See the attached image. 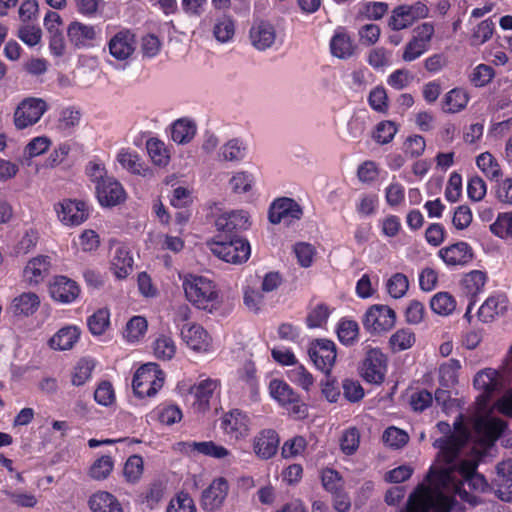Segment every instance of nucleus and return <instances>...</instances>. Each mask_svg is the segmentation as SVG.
Listing matches in <instances>:
<instances>
[{
	"mask_svg": "<svg viewBox=\"0 0 512 512\" xmlns=\"http://www.w3.org/2000/svg\"><path fill=\"white\" fill-rule=\"evenodd\" d=\"M218 385V380L205 379L191 387V394L194 395L193 408L195 411L205 413L210 409V400Z\"/></svg>",
	"mask_w": 512,
	"mask_h": 512,
	"instance_id": "b1692460",
	"label": "nucleus"
},
{
	"mask_svg": "<svg viewBox=\"0 0 512 512\" xmlns=\"http://www.w3.org/2000/svg\"><path fill=\"white\" fill-rule=\"evenodd\" d=\"M321 482L323 488L330 494L344 488L343 477L337 470L332 468H325L321 471Z\"/></svg>",
	"mask_w": 512,
	"mask_h": 512,
	"instance_id": "bf43d9fd",
	"label": "nucleus"
},
{
	"mask_svg": "<svg viewBox=\"0 0 512 512\" xmlns=\"http://www.w3.org/2000/svg\"><path fill=\"white\" fill-rule=\"evenodd\" d=\"M229 483L226 478L218 477L202 491L200 504L204 511L214 512L219 510L227 498Z\"/></svg>",
	"mask_w": 512,
	"mask_h": 512,
	"instance_id": "4468645a",
	"label": "nucleus"
},
{
	"mask_svg": "<svg viewBox=\"0 0 512 512\" xmlns=\"http://www.w3.org/2000/svg\"><path fill=\"white\" fill-rule=\"evenodd\" d=\"M210 249L219 259L235 265L245 263L251 255L250 243L246 238H213Z\"/></svg>",
	"mask_w": 512,
	"mask_h": 512,
	"instance_id": "20e7f679",
	"label": "nucleus"
},
{
	"mask_svg": "<svg viewBox=\"0 0 512 512\" xmlns=\"http://www.w3.org/2000/svg\"><path fill=\"white\" fill-rule=\"evenodd\" d=\"M456 300L448 292H438L430 300L431 310L440 316H449L456 309Z\"/></svg>",
	"mask_w": 512,
	"mask_h": 512,
	"instance_id": "a19ab883",
	"label": "nucleus"
},
{
	"mask_svg": "<svg viewBox=\"0 0 512 512\" xmlns=\"http://www.w3.org/2000/svg\"><path fill=\"white\" fill-rule=\"evenodd\" d=\"M165 376L159 365L147 363L135 372L132 379V389L136 397H154L163 387Z\"/></svg>",
	"mask_w": 512,
	"mask_h": 512,
	"instance_id": "7ed1b4c3",
	"label": "nucleus"
},
{
	"mask_svg": "<svg viewBox=\"0 0 512 512\" xmlns=\"http://www.w3.org/2000/svg\"><path fill=\"white\" fill-rule=\"evenodd\" d=\"M488 281V274L482 270H471L465 273L460 281L461 292L469 298L476 300L479 294L483 293Z\"/></svg>",
	"mask_w": 512,
	"mask_h": 512,
	"instance_id": "393cba45",
	"label": "nucleus"
},
{
	"mask_svg": "<svg viewBox=\"0 0 512 512\" xmlns=\"http://www.w3.org/2000/svg\"><path fill=\"white\" fill-rule=\"evenodd\" d=\"M280 437L276 430L266 428L260 430L253 439V451L261 460L273 458L279 449Z\"/></svg>",
	"mask_w": 512,
	"mask_h": 512,
	"instance_id": "aec40b11",
	"label": "nucleus"
},
{
	"mask_svg": "<svg viewBox=\"0 0 512 512\" xmlns=\"http://www.w3.org/2000/svg\"><path fill=\"white\" fill-rule=\"evenodd\" d=\"M154 413L158 421L165 425H173L182 419L181 409L174 404H160L155 408Z\"/></svg>",
	"mask_w": 512,
	"mask_h": 512,
	"instance_id": "5fc2aeb1",
	"label": "nucleus"
},
{
	"mask_svg": "<svg viewBox=\"0 0 512 512\" xmlns=\"http://www.w3.org/2000/svg\"><path fill=\"white\" fill-rule=\"evenodd\" d=\"M456 470L452 468H435L430 467L427 475L426 486L430 487L435 492H442L443 490H453L455 493H461V481H457Z\"/></svg>",
	"mask_w": 512,
	"mask_h": 512,
	"instance_id": "f3484780",
	"label": "nucleus"
},
{
	"mask_svg": "<svg viewBox=\"0 0 512 512\" xmlns=\"http://www.w3.org/2000/svg\"><path fill=\"white\" fill-rule=\"evenodd\" d=\"M183 288L188 301L199 309L212 312L221 302L217 285L206 277L190 275Z\"/></svg>",
	"mask_w": 512,
	"mask_h": 512,
	"instance_id": "f257e3e1",
	"label": "nucleus"
},
{
	"mask_svg": "<svg viewBox=\"0 0 512 512\" xmlns=\"http://www.w3.org/2000/svg\"><path fill=\"white\" fill-rule=\"evenodd\" d=\"M81 330L75 325L60 328L49 340V346L54 350H71L79 341Z\"/></svg>",
	"mask_w": 512,
	"mask_h": 512,
	"instance_id": "c756f323",
	"label": "nucleus"
},
{
	"mask_svg": "<svg viewBox=\"0 0 512 512\" xmlns=\"http://www.w3.org/2000/svg\"><path fill=\"white\" fill-rule=\"evenodd\" d=\"M57 209L58 217L67 226H78L84 223L90 215V209L85 201L64 199Z\"/></svg>",
	"mask_w": 512,
	"mask_h": 512,
	"instance_id": "dca6fc26",
	"label": "nucleus"
},
{
	"mask_svg": "<svg viewBox=\"0 0 512 512\" xmlns=\"http://www.w3.org/2000/svg\"><path fill=\"white\" fill-rule=\"evenodd\" d=\"M315 367L323 372L327 380L322 382V394L331 403L337 402L340 397V390L335 378H330V373L335 365L337 354H308Z\"/></svg>",
	"mask_w": 512,
	"mask_h": 512,
	"instance_id": "9d476101",
	"label": "nucleus"
},
{
	"mask_svg": "<svg viewBox=\"0 0 512 512\" xmlns=\"http://www.w3.org/2000/svg\"><path fill=\"white\" fill-rule=\"evenodd\" d=\"M270 397L294 420H303L308 416V405L302 397L284 380L274 378L270 381Z\"/></svg>",
	"mask_w": 512,
	"mask_h": 512,
	"instance_id": "f03ea898",
	"label": "nucleus"
},
{
	"mask_svg": "<svg viewBox=\"0 0 512 512\" xmlns=\"http://www.w3.org/2000/svg\"><path fill=\"white\" fill-rule=\"evenodd\" d=\"M144 470L143 458L140 455H131L125 462L123 467V475L130 483L137 482Z\"/></svg>",
	"mask_w": 512,
	"mask_h": 512,
	"instance_id": "4d7b16f0",
	"label": "nucleus"
},
{
	"mask_svg": "<svg viewBox=\"0 0 512 512\" xmlns=\"http://www.w3.org/2000/svg\"><path fill=\"white\" fill-rule=\"evenodd\" d=\"M188 451L211 457L214 459H223L228 457L231 452L223 445L216 444L214 441L187 442Z\"/></svg>",
	"mask_w": 512,
	"mask_h": 512,
	"instance_id": "72a5a7b5",
	"label": "nucleus"
},
{
	"mask_svg": "<svg viewBox=\"0 0 512 512\" xmlns=\"http://www.w3.org/2000/svg\"><path fill=\"white\" fill-rule=\"evenodd\" d=\"M409 288V282L403 273L393 274L386 283V289L389 295L394 299L402 298Z\"/></svg>",
	"mask_w": 512,
	"mask_h": 512,
	"instance_id": "13d9d810",
	"label": "nucleus"
},
{
	"mask_svg": "<svg viewBox=\"0 0 512 512\" xmlns=\"http://www.w3.org/2000/svg\"><path fill=\"white\" fill-rule=\"evenodd\" d=\"M473 385L477 390H482L486 397L490 396L498 387L496 371L486 369L478 372L474 377Z\"/></svg>",
	"mask_w": 512,
	"mask_h": 512,
	"instance_id": "a18cd8bd",
	"label": "nucleus"
},
{
	"mask_svg": "<svg viewBox=\"0 0 512 512\" xmlns=\"http://www.w3.org/2000/svg\"><path fill=\"white\" fill-rule=\"evenodd\" d=\"M119 164L132 174L146 177L151 170L142 162L137 152L130 149H121L117 154Z\"/></svg>",
	"mask_w": 512,
	"mask_h": 512,
	"instance_id": "2f4dec72",
	"label": "nucleus"
},
{
	"mask_svg": "<svg viewBox=\"0 0 512 512\" xmlns=\"http://www.w3.org/2000/svg\"><path fill=\"white\" fill-rule=\"evenodd\" d=\"M136 35L129 28H122L108 41L110 55L118 61L129 59L136 50Z\"/></svg>",
	"mask_w": 512,
	"mask_h": 512,
	"instance_id": "ddd939ff",
	"label": "nucleus"
},
{
	"mask_svg": "<svg viewBox=\"0 0 512 512\" xmlns=\"http://www.w3.org/2000/svg\"><path fill=\"white\" fill-rule=\"evenodd\" d=\"M495 198L504 205H512V177L498 179L493 187Z\"/></svg>",
	"mask_w": 512,
	"mask_h": 512,
	"instance_id": "774afa93",
	"label": "nucleus"
},
{
	"mask_svg": "<svg viewBox=\"0 0 512 512\" xmlns=\"http://www.w3.org/2000/svg\"><path fill=\"white\" fill-rule=\"evenodd\" d=\"M336 332L343 345H352L358 339L359 325L354 320L342 318L338 322Z\"/></svg>",
	"mask_w": 512,
	"mask_h": 512,
	"instance_id": "49530a36",
	"label": "nucleus"
},
{
	"mask_svg": "<svg viewBox=\"0 0 512 512\" xmlns=\"http://www.w3.org/2000/svg\"><path fill=\"white\" fill-rule=\"evenodd\" d=\"M16 36L27 46L34 47L41 42L42 30L37 24L25 23L19 26Z\"/></svg>",
	"mask_w": 512,
	"mask_h": 512,
	"instance_id": "8fccbe9b",
	"label": "nucleus"
},
{
	"mask_svg": "<svg viewBox=\"0 0 512 512\" xmlns=\"http://www.w3.org/2000/svg\"><path fill=\"white\" fill-rule=\"evenodd\" d=\"M40 305L39 297L32 292L23 293L13 300L15 315L29 316L34 314Z\"/></svg>",
	"mask_w": 512,
	"mask_h": 512,
	"instance_id": "ea45409f",
	"label": "nucleus"
},
{
	"mask_svg": "<svg viewBox=\"0 0 512 512\" xmlns=\"http://www.w3.org/2000/svg\"><path fill=\"white\" fill-rule=\"evenodd\" d=\"M416 342V335L410 328H400L389 338V347L393 352L412 348Z\"/></svg>",
	"mask_w": 512,
	"mask_h": 512,
	"instance_id": "37998d69",
	"label": "nucleus"
},
{
	"mask_svg": "<svg viewBox=\"0 0 512 512\" xmlns=\"http://www.w3.org/2000/svg\"><path fill=\"white\" fill-rule=\"evenodd\" d=\"M508 304L509 300L506 294L494 292L479 307L477 311L478 319L483 323H491L507 312Z\"/></svg>",
	"mask_w": 512,
	"mask_h": 512,
	"instance_id": "412c9836",
	"label": "nucleus"
},
{
	"mask_svg": "<svg viewBox=\"0 0 512 512\" xmlns=\"http://www.w3.org/2000/svg\"><path fill=\"white\" fill-rule=\"evenodd\" d=\"M50 266L51 263L48 256L39 255L34 257L26 264L23 270V277L29 284L37 285L48 276Z\"/></svg>",
	"mask_w": 512,
	"mask_h": 512,
	"instance_id": "c85d7f7f",
	"label": "nucleus"
},
{
	"mask_svg": "<svg viewBox=\"0 0 512 512\" xmlns=\"http://www.w3.org/2000/svg\"><path fill=\"white\" fill-rule=\"evenodd\" d=\"M196 124L188 119L176 120L171 126V138L177 144L189 143L196 134Z\"/></svg>",
	"mask_w": 512,
	"mask_h": 512,
	"instance_id": "e433bc0d",
	"label": "nucleus"
},
{
	"mask_svg": "<svg viewBox=\"0 0 512 512\" xmlns=\"http://www.w3.org/2000/svg\"><path fill=\"white\" fill-rule=\"evenodd\" d=\"M466 442L467 441L462 440L455 435H449L437 439L435 441V446L440 449L443 459L447 463H452L457 458Z\"/></svg>",
	"mask_w": 512,
	"mask_h": 512,
	"instance_id": "f704fd0d",
	"label": "nucleus"
},
{
	"mask_svg": "<svg viewBox=\"0 0 512 512\" xmlns=\"http://www.w3.org/2000/svg\"><path fill=\"white\" fill-rule=\"evenodd\" d=\"M146 148L155 165L166 166L169 163V151L163 141L157 138H150L146 142Z\"/></svg>",
	"mask_w": 512,
	"mask_h": 512,
	"instance_id": "de8ad7c7",
	"label": "nucleus"
},
{
	"mask_svg": "<svg viewBox=\"0 0 512 512\" xmlns=\"http://www.w3.org/2000/svg\"><path fill=\"white\" fill-rule=\"evenodd\" d=\"M166 512H197L193 498L184 491L178 492L171 498Z\"/></svg>",
	"mask_w": 512,
	"mask_h": 512,
	"instance_id": "603ef678",
	"label": "nucleus"
},
{
	"mask_svg": "<svg viewBox=\"0 0 512 512\" xmlns=\"http://www.w3.org/2000/svg\"><path fill=\"white\" fill-rule=\"evenodd\" d=\"M220 427L229 440L243 441L251 433V418L240 409H232L222 415Z\"/></svg>",
	"mask_w": 512,
	"mask_h": 512,
	"instance_id": "0eeeda50",
	"label": "nucleus"
},
{
	"mask_svg": "<svg viewBox=\"0 0 512 512\" xmlns=\"http://www.w3.org/2000/svg\"><path fill=\"white\" fill-rule=\"evenodd\" d=\"M48 109L49 105L42 98H24L15 109L14 124L18 129L30 127L36 124Z\"/></svg>",
	"mask_w": 512,
	"mask_h": 512,
	"instance_id": "6e6552de",
	"label": "nucleus"
},
{
	"mask_svg": "<svg viewBox=\"0 0 512 512\" xmlns=\"http://www.w3.org/2000/svg\"><path fill=\"white\" fill-rule=\"evenodd\" d=\"M432 489L424 483L419 484L411 493L407 507L412 512H429L431 510Z\"/></svg>",
	"mask_w": 512,
	"mask_h": 512,
	"instance_id": "473e14b6",
	"label": "nucleus"
},
{
	"mask_svg": "<svg viewBox=\"0 0 512 512\" xmlns=\"http://www.w3.org/2000/svg\"><path fill=\"white\" fill-rule=\"evenodd\" d=\"M494 76L495 71L492 66L479 64L473 69L470 75V82L475 87H484L492 81Z\"/></svg>",
	"mask_w": 512,
	"mask_h": 512,
	"instance_id": "69168bd1",
	"label": "nucleus"
},
{
	"mask_svg": "<svg viewBox=\"0 0 512 512\" xmlns=\"http://www.w3.org/2000/svg\"><path fill=\"white\" fill-rule=\"evenodd\" d=\"M147 330V321L142 316L132 317L126 324L123 336L129 342L138 341Z\"/></svg>",
	"mask_w": 512,
	"mask_h": 512,
	"instance_id": "6e6d98bb",
	"label": "nucleus"
},
{
	"mask_svg": "<svg viewBox=\"0 0 512 512\" xmlns=\"http://www.w3.org/2000/svg\"><path fill=\"white\" fill-rule=\"evenodd\" d=\"M303 210L292 198L281 197L274 200L268 211V219L272 224H279L284 221L290 224L294 220L301 219Z\"/></svg>",
	"mask_w": 512,
	"mask_h": 512,
	"instance_id": "9b49d317",
	"label": "nucleus"
},
{
	"mask_svg": "<svg viewBox=\"0 0 512 512\" xmlns=\"http://www.w3.org/2000/svg\"><path fill=\"white\" fill-rule=\"evenodd\" d=\"M395 323L396 312L388 305L383 304L371 305L362 318L364 329L375 335L389 331L395 326Z\"/></svg>",
	"mask_w": 512,
	"mask_h": 512,
	"instance_id": "39448f33",
	"label": "nucleus"
},
{
	"mask_svg": "<svg viewBox=\"0 0 512 512\" xmlns=\"http://www.w3.org/2000/svg\"><path fill=\"white\" fill-rule=\"evenodd\" d=\"M87 327L94 336L103 335L110 327V311L100 308L87 318Z\"/></svg>",
	"mask_w": 512,
	"mask_h": 512,
	"instance_id": "79ce46f5",
	"label": "nucleus"
},
{
	"mask_svg": "<svg viewBox=\"0 0 512 512\" xmlns=\"http://www.w3.org/2000/svg\"><path fill=\"white\" fill-rule=\"evenodd\" d=\"M491 492L503 502H512V459L496 466V476L491 482Z\"/></svg>",
	"mask_w": 512,
	"mask_h": 512,
	"instance_id": "2eb2a0df",
	"label": "nucleus"
},
{
	"mask_svg": "<svg viewBox=\"0 0 512 512\" xmlns=\"http://www.w3.org/2000/svg\"><path fill=\"white\" fill-rule=\"evenodd\" d=\"M437 256L449 268H463L473 262L475 252L468 242L457 241L440 248L437 252Z\"/></svg>",
	"mask_w": 512,
	"mask_h": 512,
	"instance_id": "1a4fd4ad",
	"label": "nucleus"
},
{
	"mask_svg": "<svg viewBox=\"0 0 512 512\" xmlns=\"http://www.w3.org/2000/svg\"><path fill=\"white\" fill-rule=\"evenodd\" d=\"M181 336L188 348L195 352H207L211 338L207 331L200 325L183 326Z\"/></svg>",
	"mask_w": 512,
	"mask_h": 512,
	"instance_id": "a878e982",
	"label": "nucleus"
},
{
	"mask_svg": "<svg viewBox=\"0 0 512 512\" xmlns=\"http://www.w3.org/2000/svg\"><path fill=\"white\" fill-rule=\"evenodd\" d=\"M95 193L99 204L102 207H114L123 203L126 199V192L122 184L114 177L101 181L95 186Z\"/></svg>",
	"mask_w": 512,
	"mask_h": 512,
	"instance_id": "6ab92c4d",
	"label": "nucleus"
},
{
	"mask_svg": "<svg viewBox=\"0 0 512 512\" xmlns=\"http://www.w3.org/2000/svg\"><path fill=\"white\" fill-rule=\"evenodd\" d=\"M49 292L55 301L68 304L78 298L80 287L74 280L66 276H56L49 286Z\"/></svg>",
	"mask_w": 512,
	"mask_h": 512,
	"instance_id": "4be33fe9",
	"label": "nucleus"
},
{
	"mask_svg": "<svg viewBox=\"0 0 512 512\" xmlns=\"http://www.w3.org/2000/svg\"><path fill=\"white\" fill-rule=\"evenodd\" d=\"M382 439L387 446L399 449L407 444L409 436L404 430L390 426L384 431Z\"/></svg>",
	"mask_w": 512,
	"mask_h": 512,
	"instance_id": "680f3d73",
	"label": "nucleus"
},
{
	"mask_svg": "<svg viewBox=\"0 0 512 512\" xmlns=\"http://www.w3.org/2000/svg\"><path fill=\"white\" fill-rule=\"evenodd\" d=\"M133 256L129 248L119 244L111 260V270L117 279H125L133 271Z\"/></svg>",
	"mask_w": 512,
	"mask_h": 512,
	"instance_id": "cd10ccee",
	"label": "nucleus"
},
{
	"mask_svg": "<svg viewBox=\"0 0 512 512\" xmlns=\"http://www.w3.org/2000/svg\"><path fill=\"white\" fill-rule=\"evenodd\" d=\"M476 165L490 181H496L503 175L500 164L489 152L478 155Z\"/></svg>",
	"mask_w": 512,
	"mask_h": 512,
	"instance_id": "58836bf2",
	"label": "nucleus"
},
{
	"mask_svg": "<svg viewBox=\"0 0 512 512\" xmlns=\"http://www.w3.org/2000/svg\"><path fill=\"white\" fill-rule=\"evenodd\" d=\"M100 29L80 21H72L67 27L69 42L76 49H89L97 45Z\"/></svg>",
	"mask_w": 512,
	"mask_h": 512,
	"instance_id": "f8f14e48",
	"label": "nucleus"
},
{
	"mask_svg": "<svg viewBox=\"0 0 512 512\" xmlns=\"http://www.w3.org/2000/svg\"><path fill=\"white\" fill-rule=\"evenodd\" d=\"M114 461L111 456L103 455L98 458L90 468V476L97 480L107 478L112 472Z\"/></svg>",
	"mask_w": 512,
	"mask_h": 512,
	"instance_id": "338daca9",
	"label": "nucleus"
},
{
	"mask_svg": "<svg viewBox=\"0 0 512 512\" xmlns=\"http://www.w3.org/2000/svg\"><path fill=\"white\" fill-rule=\"evenodd\" d=\"M469 95L462 88H453L443 98L442 109L446 113L462 111L468 104Z\"/></svg>",
	"mask_w": 512,
	"mask_h": 512,
	"instance_id": "c9c22d12",
	"label": "nucleus"
},
{
	"mask_svg": "<svg viewBox=\"0 0 512 512\" xmlns=\"http://www.w3.org/2000/svg\"><path fill=\"white\" fill-rule=\"evenodd\" d=\"M81 112L74 106H68L60 111L57 127L61 131L70 132L79 125Z\"/></svg>",
	"mask_w": 512,
	"mask_h": 512,
	"instance_id": "3c124183",
	"label": "nucleus"
},
{
	"mask_svg": "<svg viewBox=\"0 0 512 512\" xmlns=\"http://www.w3.org/2000/svg\"><path fill=\"white\" fill-rule=\"evenodd\" d=\"M386 354H368L360 366V375L368 383L381 384L387 371Z\"/></svg>",
	"mask_w": 512,
	"mask_h": 512,
	"instance_id": "5701e85b",
	"label": "nucleus"
},
{
	"mask_svg": "<svg viewBox=\"0 0 512 512\" xmlns=\"http://www.w3.org/2000/svg\"><path fill=\"white\" fill-rule=\"evenodd\" d=\"M39 238L40 235L36 228L29 227L25 229L19 241L14 246L15 255H26L33 251L38 244Z\"/></svg>",
	"mask_w": 512,
	"mask_h": 512,
	"instance_id": "09e8293b",
	"label": "nucleus"
},
{
	"mask_svg": "<svg viewBox=\"0 0 512 512\" xmlns=\"http://www.w3.org/2000/svg\"><path fill=\"white\" fill-rule=\"evenodd\" d=\"M490 231L500 238H512V212L499 213L495 222L490 225Z\"/></svg>",
	"mask_w": 512,
	"mask_h": 512,
	"instance_id": "052dcab7",
	"label": "nucleus"
},
{
	"mask_svg": "<svg viewBox=\"0 0 512 512\" xmlns=\"http://www.w3.org/2000/svg\"><path fill=\"white\" fill-rule=\"evenodd\" d=\"M398 131V126L390 120L379 122L372 134L373 139L381 145L390 143Z\"/></svg>",
	"mask_w": 512,
	"mask_h": 512,
	"instance_id": "864d4df0",
	"label": "nucleus"
},
{
	"mask_svg": "<svg viewBox=\"0 0 512 512\" xmlns=\"http://www.w3.org/2000/svg\"><path fill=\"white\" fill-rule=\"evenodd\" d=\"M458 504L456 498L452 495H445L443 492L431 493V510L434 512H451Z\"/></svg>",
	"mask_w": 512,
	"mask_h": 512,
	"instance_id": "0e129e2a",
	"label": "nucleus"
},
{
	"mask_svg": "<svg viewBox=\"0 0 512 512\" xmlns=\"http://www.w3.org/2000/svg\"><path fill=\"white\" fill-rule=\"evenodd\" d=\"M331 54L338 58L347 60L354 57L358 52V45L343 26H338L329 43Z\"/></svg>",
	"mask_w": 512,
	"mask_h": 512,
	"instance_id": "a211bd4d",
	"label": "nucleus"
},
{
	"mask_svg": "<svg viewBox=\"0 0 512 512\" xmlns=\"http://www.w3.org/2000/svg\"><path fill=\"white\" fill-rule=\"evenodd\" d=\"M213 35L221 43L230 42L235 35V22L231 16L222 15L216 19Z\"/></svg>",
	"mask_w": 512,
	"mask_h": 512,
	"instance_id": "c03bdc74",
	"label": "nucleus"
},
{
	"mask_svg": "<svg viewBox=\"0 0 512 512\" xmlns=\"http://www.w3.org/2000/svg\"><path fill=\"white\" fill-rule=\"evenodd\" d=\"M215 226L218 233L214 238H244L241 234L250 226L249 215L243 210L226 212L217 217Z\"/></svg>",
	"mask_w": 512,
	"mask_h": 512,
	"instance_id": "423d86ee",
	"label": "nucleus"
},
{
	"mask_svg": "<svg viewBox=\"0 0 512 512\" xmlns=\"http://www.w3.org/2000/svg\"><path fill=\"white\" fill-rule=\"evenodd\" d=\"M252 45L258 50H265L272 46L276 38L274 26L267 21L255 22L249 32Z\"/></svg>",
	"mask_w": 512,
	"mask_h": 512,
	"instance_id": "bb28decb",
	"label": "nucleus"
},
{
	"mask_svg": "<svg viewBox=\"0 0 512 512\" xmlns=\"http://www.w3.org/2000/svg\"><path fill=\"white\" fill-rule=\"evenodd\" d=\"M413 23V18L406 11V7L400 5L393 9L388 26L394 31H399L412 26Z\"/></svg>",
	"mask_w": 512,
	"mask_h": 512,
	"instance_id": "e2e57ef3",
	"label": "nucleus"
},
{
	"mask_svg": "<svg viewBox=\"0 0 512 512\" xmlns=\"http://www.w3.org/2000/svg\"><path fill=\"white\" fill-rule=\"evenodd\" d=\"M88 505L92 512H123L119 500L107 491H98L92 494Z\"/></svg>",
	"mask_w": 512,
	"mask_h": 512,
	"instance_id": "7c9ffc66",
	"label": "nucleus"
},
{
	"mask_svg": "<svg viewBox=\"0 0 512 512\" xmlns=\"http://www.w3.org/2000/svg\"><path fill=\"white\" fill-rule=\"evenodd\" d=\"M477 433L483 434L493 442L498 439L505 429V423L498 419L479 418L474 425Z\"/></svg>",
	"mask_w": 512,
	"mask_h": 512,
	"instance_id": "4c0bfd02",
	"label": "nucleus"
}]
</instances>
